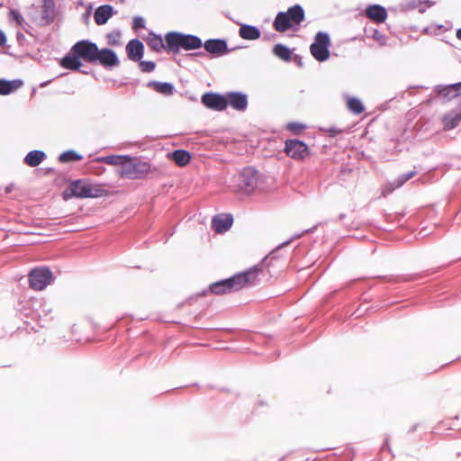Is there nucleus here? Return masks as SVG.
<instances>
[{"mask_svg": "<svg viewBox=\"0 0 461 461\" xmlns=\"http://www.w3.org/2000/svg\"><path fill=\"white\" fill-rule=\"evenodd\" d=\"M258 270V267H253L230 277L212 283L209 285V292L213 294H223L239 291L257 276Z\"/></svg>", "mask_w": 461, "mask_h": 461, "instance_id": "1", "label": "nucleus"}, {"mask_svg": "<svg viewBox=\"0 0 461 461\" xmlns=\"http://www.w3.org/2000/svg\"><path fill=\"white\" fill-rule=\"evenodd\" d=\"M107 191L101 185L92 184L87 179L72 180L62 194L64 200L71 198H99L106 195Z\"/></svg>", "mask_w": 461, "mask_h": 461, "instance_id": "2", "label": "nucleus"}, {"mask_svg": "<svg viewBox=\"0 0 461 461\" xmlns=\"http://www.w3.org/2000/svg\"><path fill=\"white\" fill-rule=\"evenodd\" d=\"M261 174L254 167H248L233 175L229 180V187L236 193L249 194L258 187Z\"/></svg>", "mask_w": 461, "mask_h": 461, "instance_id": "3", "label": "nucleus"}, {"mask_svg": "<svg viewBox=\"0 0 461 461\" xmlns=\"http://www.w3.org/2000/svg\"><path fill=\"white\" fill-rule=\"evenodd\" d=\"M304 19L305 12L303 7L296 4L290 6L286 11L278 12L274 19L273 27L281 33L290 29L297 31Z\"/></svg>", "mask_w": 461, "mask_h": 461, "instance_id": "4", "label": "nucleus"}, {"mask_svg": "<svg viewBox=\"0 0 461 461\" xmlns=\"http://www.w3.org/2000/svg\"><path fill=\"white\" fill-rule=\"evenodd\" d=\"M150 171L151 166L148 161L130 156V158L125 159L118 174L122 178L135 180L146 178Z\"/></svg>", "mask_w": 461, "mask_h": 461, "instance_id": "5", "label": "nucleus"}, {"mask_svg": "<svg viewBox=\"0 0 461 461\" xmlns=\"http://www.w3.org/2000/svg\"><path fill=\"white\" fill-rule=\"evenodd\" d=\"M330 37L328 32H318L310 45L312 56L319 62H324L330 59Z\"/></svg>", "mask_w": 461, "mask_h": 461, "instance_id": "6", "label": "nucleus"}, {"mask_svg": "<svg viewBox=\"0 0 461 461\" xmlns=\"http://www.w3.org/2000/svg\"><path fill=\"white\" fill-rule=\"evenodd\" d=\"M30 287L36 291L44 290L53 280V273L48 267L32 268L28 275Z\"/></svg>", "mask_w": 461, "mask_h": 461, "instance_id": "7", "label": "nucleus"}, {"mask_svg": "<svg viewBox=\"0 0 461 461\" xmlns=\"http://www.w3.org/2000/svg\"><path fill=\"white\" fill-rule=\"evenodd\" d=\"M72 52L77 53L79 59L86 62L95 64V57L98 53L96 43L89 40H81L77 41L72 47Z\"/></svg>", "mask_w": 461, "mask_h": 461, "instance_id": "8", "label": "nucleus"}, {"mask_svg": "<svg viewBox=\"0 0 461 461\" xmlns=\"http://www.w3.org/2000/svg\"><path fill=\"white\" fill-rule=\"evenodd\" d=\"M284 151L288 157L296 160H303L310 154L308 145L298 139H287Z\"/></svg>", "mask_w": 461, "mask_h": 461, "instance_id": "9", "label": "nucleus"}, {"mask_svg": "<svg viewBox=\"0 0 461 461\" xmlns=\"http://www.w3.org/2000/svg\"><path fill=\"white\" fill-rule=\"evenodd\" d=\"M203 47L212 58L222 57L236 50V48L229 49L227 40L222 38L208 39L203 42Z\"/></svg>", "mask_w": 461, "mask_h": 461, "instance_id": "10", "label": "nucleus"}, {"mask_svg": "<svg viewBox=\"0 0 461 461\" xmlns=\"http://www.w3.org/2000/svg\"><path fill=\"white\" fill-rule=\"evenodd\" d=\"M201 103L208 109L224 111L226 109L225 93L206 92L201 96Z\"/></svg>", "mask_w": 461, "mask_h": 461, "instance_id": "11", "label": "nucleus"}, {"mask_svg": "<svg viewBox=\"0 0 461 461\" xmlns=\"http://www.w3.org/2000/svg\"><path fill=\"white\" fill-rule=\"evenodd\" d=\"M226 108L228 106L232 109L244 112L248 108V95L241 91H230L225 93Z\"/></svg>", "mask_w": 461, "mask_h": 461, "instance_id": "12", "label": "nucleus"}, {"mask_svg": "<svg viewBox=\"0 0 461 461\" xmlns=\"http://www.w3.org/2000/svg\"><path fill=\"white\" fill-rule=\"evenodd\" d=\"M98 53L95 57V64L103 66L106 69H111L119 66L120 60L116 52L110 48H98Z\"/></svg>", "mask_w": 461, "mask_h": 461, "instance_id": "13", "label": "nucleus"}, {"mask_svg": "<svg viewBox=\"0 0 461 461\" xmlns=\"http://www.w3.org/2000/svg\"><path fill=\"white\" fill-rule=\"evenodd\" d=\"M434 92L441 96L444 102H448L461 96V81L448 85H438L434 87Z\"/></svg>", "mask_w": 461, "mask_h": 461, "instance_id": "14", "label": "nucleus"}, {"mask_svg": "<svg viewBox=\"0 0 461 461\" xmlns=\"http://www.w3.org/2000/svg\"><path fill=\"white\" fill-rule=\"evenodd\" d=\"M181 32L171 31L165 34V50L168 53L178 54L182 50Z\"/></svg>", "mask_w": 461, "mask_h": 461, "instance_id": "15", "label": "nucleus"}, {"mask_svg": "<svg viewBox=\"0 0 461 461\" xmlns=\"http://www.w3.org/2000/svg\"><path fill=\"white\" fill-rule=\"evenodd\" d=\"M232 224V214L220 213L212 217L211 227L216 233H224L231 228Z\"/></svg>", "mask_w": 461, "mask_h": 461, "instance_id": "16", "label": "nucleus"}, {"mask_svg": "<svg viewBox=\"0 0 461 461\" xmlns=\"http://www.w3.org/2000/svg\"><path fill=\"white\" fill-rule=\"evenodd\" d=\"M319 226V223L315 224L313 227L312 228H309V229H305L303 230L302 232L300 233H295L294 235H293L290 239H288L287 240L280 243L275 249H273L267 258H264L263 260V263L266 265V266H269V263L268 261L269 260H272V259H276L279 258V256L277 255L278 253V250L282 248H285L286 246H288L289 244H291L294 240L303 237V235L305 234H310V233H312L314 232V230L318 228Z\"/></svg>", "mask_w": 461, "mask_h": 461, "instance_id": "17", "label": "nucleus"}, {"mask_svg": "<svg viewBox=\"0 0 461 461\" xmlns=\"http://www.w3.org/2000/svg\"><path fill=\"white\" fill-rule=\"evenodd\" d=\"M144 44L137 39H131L128 41L125 47L127 57L130 60L139 62L144 56Z\"/></svg>", "mask_w": 461, "mask_h": 461, "instance_id": "18", "label": "nucleus"}, {"mask_svg": "<svg viewBox=\"0 0 461 461\" xmlns=\"http://www.w3.org/2000/svg\"><path fill=\"white\" fill-rule=\"evenodd\" d=\"M117 14V11L111 5H99L94 12V19L97 25H104L110 18Z\"/></svg>", "mask_w": 461, "mask_h": 461, "instance_id": "19", "label": "nucleus"}, {"mask_svg": "<svg viewBox=\"0 0 461 461\" xmlns=\"http://www.w3.org/2000/svg\"><path fill=\"white\" fill-rule=\"evenodd\" d=\"M59 64L61 68L71 71H79L83 66L77 53L72 52V48L59 59Z\"/></svg>", "mask_w": 461, "mask_h": 461, "instance_id": "20", "label": "nucleus"}, {"mask_svg": "<svg viewBox=\"0 0 461 461\" xmlns=\"http://www.w3.org/2000/svg\"><path fill=\"white\" fill-rule=\"evenodd\" d=\"M366 15L375 23H383L387 18V10L381 5L374 4L366 6Z\"/></svg>", "mask_w": 461, "mask_h": 461, "instance_id": "21", "label": "nucleus"}, {"mask_svg": "<svg viewBox=\"0 0 461 461\" xmlns=\"http://www.w3.org/2000/svg\"><path fill=\"white\" fill-rule=\"evenodd\" d=\"M56 19V3L54 0H42L41 20L45 24L52 23Z\"/></svg>", "mask_w": 461, "mask_h": 461, "instance_id": "22", "label": "nucleus"}, {"mask_svg": "<svg viewBox=\"0 0 461 461\" xmlns=\"http://www.w3.org/2000/svg\"><path fill=\"white\" fill-rule=\"evenodd\" d=\"M23 86V80L20 78H0V95H8L14 93Z\"/></svg>", "mask_w": 461, "mask_h": 461, "instance_id": "23", "label": "nucleus"}, {"mask_svg": "<svg viewBox=\"0 0 461 461\" xmlns=\"http://www.w3.org/2000/svg\"><path fill=\"white\" fill-rule=\"evenodd\" d=\"M203 47L202 39L194 34L184 33L182 34V50L190 51L197 50Z\"/></svg>", "mask_w": 461, "mask_h": 461, "instance_id": "24", "label": "nucleus"}, {"mask_svg": "<svg viewBox=\"0 0 461 461\" xmlns=\"http://www.w3.org/2000/svg\"><path fill=\"white\" fill-rule=\"evenodd\" d=\"M239 35L243 40L255 41L260 38L261 32L257 26L247 23H240Z\"/></svg>", "mask_w": 461, "mask_h": 461, "instance_id": "25", "label": "nucleus"}, {"mask_svg": "<svg viewBox=\"0 0 461 461\" xmlns=\"http://www.w3.org/2000/svg\"><path fill=\"white\" fill-rule=\"evenodd\" d=\"M47 158L46 153L41 149H33L29 151L23 158V163L31 167L41 165Z\"/></svg>", "mask_w": 461, "mask_h": 461, "instance_id": "26", "label": "nucleus"}, {"mask_svg": "<svg viewBox=\"0 0 461 461\" xmlns=\"http://www.w3.org/2000/svg\"><path fill=\"white\" fill-rule=\"evenodd\" d=\"M148 87L153 88L157 93L161 94L166 96L172 95L176 91V87L174 84L170 82H160L156 80H151L147 83Z\"/></svg>", "mask_w": 461, "mask_h": 461, "instance_id": "27", "label": "nucleus"}, {"mask_svg": "<svg viewBox=\"0 0 461 461\" xmlns=\"http://www.w3.org/2000/svg\"><path fill=\"white\" fill-rule=\"evenodd\" d=\"M461 121V109L452 110L442 117L444 129L447 131L455 129Z\"/></svg>", "mask_w": 461, "mask_h": 461, "instance_id": "28", "label": "nucleus"}, {"mask_svg": "<svg viewBox=\"0 0 461 461\" xmlns=\"http://www.w3.org/2000/svg\"><path fill=\"white\" fill-rule=\"evenodd\" d=\"M127 158H130V155H108L96 157L93 161L106 163L111 166H120V168H122V165Z\"/></svg>", "mask_w": 461, "mask_h": 461, "instance_id": "29", "label": "nucleus"}, {"mask_svg": "<svg viewBox=\"0 0 461 461\" xmlns=\"http://www.w3.org/2000/svg\"><path fill=\"white\" fill-rule=\"evenodd\" d=\"M169 158L179 167H185L191 160V153L185 149H178L169 153Z\"/></svg>", "mask_w": 461, "mask_h": 461, "instance_id": "30", "label": "nucleus"}, {"mask_svg": "<svg viewBox=\"0 0 461 461\" xmlns=\"http://www.w3.org/2000/svg\"><path fill=\"white\" fill-rule=\"evenodd\" d=\"M147 42L149 48L155 52H161L165 50V40H163L160 34H157L153 31L149 33Z\"/></svg>", "mask_w": 461, "mask_h": 461, "instance_id": "31", "label": "nucleus"}, {"mask_svg": "<svg viewBox=\"0 0 461 461\" xmlns=\"http://www.w3.org/2000/svg\"><path fill=\"white\" fill-rule=\"evenodd\" d=\"M346 98L347 108L354 114H360L365 111L362 101L356 96L344 95Z\"/></svg>", "mask_w": 461, "mask_h": 461, "instance_id": "32", "label": "nucleus"}, {"mask_svg": "<svg viewBox=\"0 0 461 461\" xmlns=\"http://www.w3.org/2000/svg\"><path fill=\"white\" fill-rule=\"evenodd\" d=\"M273 54L284 61H290L292 59V50L289 47L282 43H276L272 50Z\"/></svg>", "mask_w": 461, "mask_h": 461, "instance_id": "33", "label": "nucleus"}, {"mask_svg": "<svg viewBox=\"0 0 461 461\" xmlns=\"http://www.w3.org/2000/svg\"><path fill=\"white\" fill-rule=\"evenodd\" d=\"M83 159V156L74 149H68L59 154L58 160L60 163H70L80 161Z\"/></svg>", "mask_w": 461, "mask_h": 461, "instance_id": "34", "label": "nucleus"}, {"mask_svg": "<svg viewBox=\"0 0 461 461\" xmlns=\"http://www.w3.org/2000/svg\"><path fill=\"white\" fill-rule=\"evenodd\" d=\"M121 32L120 30H115L112 32H109L106 35L107 42L108 44L112 46H119L121 44L120 38H121Z\"/></svg>", "mask_w": 461, "mask_h": 461, "instance_id": "35", "label": "nucleus"}, {"mask_svg": "<svg viewBox=\"0 0 461 461\" xmlns=\"http://www.w3.org/2000/svg\"><path fill=\"white\" fill-rule=\"evenodd\" d=\"M306 128V125L298 122H290L286 124V129L295 134L301 133Z\"/></svg>", "mask_w": 461, "mask_h": 461, "instance_id": "36", "label": "nucleus"}, {"mask_svg": "<svg viewBox=\"0 0 461 461\" xmlns=\"http://www.w3.org/2000/svg\"><path fill=\"white\" fill-rule=\"evenodd\" d=\"M140 70L144 73H150L155 70L156 63L150 60H140Z\"/></svg>", "mask_w": 461, "mask_h": 461, "instance_id": "37", "label": "nucleus"}, {"mask_svg": "<svg viewBox=\"0 0 461 461\" xmlns=\"http://www.w3.org/2000/svg\"><path fill=\"white\" fill-rule=\"evenodd\" d=\"M146 28V21L142 16H135L132 19V29L138 31Z\"/></svg>", "mask_w": 461, "mask_h": 461, "instance_id": "38", "label": "nucleus"}, {"mask_svg": "<svg viewBox=\"0 0 461 461\" xmlns=\"http://www.w3.org/2000/svg\"><path fill=\"white\" fill-rule=\"evenodd\" d=\"M417 172L415 170L409 171L407 173H404L401 175L397 179V185L401 186L403 184H405L408 180L412 178L414 176H416Z\"/></svg>", "mask_w": 461, "mask_h": 461, "instance_id": "39", "label": "nucleus"}, {"mask_svg": "<svg viewBox=\"0 0 461 461\" xmlns=\"http://www.w3.org/2000/svg\"><path fill=\"white\" fill-rule=\"evenodd\" d=\"M9 14L10 18L13 21L16 22L18 24H22V23L23 22V17L18 11L12 9L10 10Z\"/></svg>", "mask_w": 461, "mask_h": 461, "instance_id": "40", "label": "nucleus"}, {"mask_svg": "<svg viewBox=\"0 0 461 461\" xmlns=\"http://www.w3.org/2000/svg\"><path fill=\"white\" fill-rule=\"evenodd\" d=\"M420 5H421V0H411L408 3L409 8H411V9L419 8V12L420 13H424L426 8L425 7H420Z\"/></svg>", "mask_w": 461, "mask_h": 461, "instance_id": "41", "label": "nucleus"}, {"mask_svg": "<svg viewBox=\"0 0 461 461\" xmlns=\"http://www.w3.org/2000/svg\"><path fill=\"white\" fill-rule=\"evenodd\" d=\"M327 132L330 137H335L337 134L341 132V130L336 127H330L327 130Z\"/></svg>", "mask_w": 461, "mask_h": 461, "instance_id": "42", "label": "nucleus"}, {"mask_svg": "<svg viewBox=\"0 0 461 461\" xmlns=\"http://www.w3.org/2000/svg\"><path fill=\"white\" fill-rule=\"evenodd\" d=\"M382 450H388L389 452L393 453L392 452V449L390 447V444H389V437L387 436L385 438H384V444L382 445V447H381ZM393 456H394L393 454H392Z\"/></svg>", "mask_w": 461, "mask_h": 461, "instance_id": "43", "label": "nucleus"}, {"mask_svg": "<svg viewBox=\"0 0 461 461\" xmlns=\"http://www.w3.org/2000/svg\"><path fill=\"white\" fill-rule=\"evenodd\" d=\"M41 312L45 315V316H48L49 314H50L52 312V307L44 303L42 306H41Z\"/></svg>", "mask_w": 461, "mask_h": 461, "instance_id": "44", "label": "nucleus"}, {"mask_svg": "<svg viewBox=\"0 0 461 461\" xmlns=\"http://www.w3.org/2000/svg\"><path fill=\"white\" fill-rule=\"evenodd\" d=\"M7 42V37L4 31L0 30V47H4Z\"/></svg>", "mask_w": 461, "mask_h": 461, "instance_id": "45", "label": "nucleus"}, {"mask_svg": "<svg viewBox=\"0 0 461 461\" xmlns=\"http://www.w3.org/2000/svg\"><path fill=\"white\" fill-rule=\"evenodd\" d=\"M372 37L375 40L379 41V40H381L384 37V35L377 29H374L373 30Z\"/></svg>", "mask_w": 461, "mask_h": 461, "instance_id": "46", "label": "nucleus"}, {"mask_svg": "<svg viewBox=\"0 0 461 461\" xmlns=\"http://www.w3.org/2000/svg\"><path fill=\"white\" fill-rule=\"evenodd\" d=\"M421 5H425V8L427 7H431L435 5V2L433 1H430V0H424V1H421Z\"/></svg>", "mask_w": 461, "mask_h": 461, "instance_id": "47", "label": "nucleus"}, {"mask_svg": "<svg viewBox=\"0 0 461 461\" xmlns=\"http://www.w3.org/2000/svg\"><path fill=\"white\" fill-rule=\"evenodd\" d=\"M90 14H91V11H90V10H86V11L85 12V14H83L84 19H85L86 21H87V20L89 19Z\"/></svg>", "mask_w": 461, "mask_h": 461, "instance_id": "48", "label": "nucleus"}, {"mask_svg": "<svg viewBox=\"0 0 461 461\" xmlns=\"http://www.w3.org/2000/svg\"><path fill=\"white\" fill-rule=\"evenodd\" d=\"M13 188H14V185H13V184H11V185H7V186L5 187V193H6V194L11 193V192H12V190H13Z\"/></svg>", "mask_w": 461, "mask_h": 461, "instance_id": "49", "label": "nucleus"}, {"mask_svg": "<svg viewBox=\"0 0 461 461\" xmlns=\"http://www.w3.org/2000/svg\"><path fill=\"white\" fill-rule=\"evenodd\" d=\"M51 81H52V80H51V79H50V80H47V81L41 82V83L40 84V87H45V86H48Z\"/></svg>", "mask_w": 461, "mask_h": 461, "instance_id": "50", "label": "nucleus"}, {"mask_svg": "<svg viewBox=\"0 0 461 461\" xmlns=\"http://www.w3.org/2000/svg\"><path fill=\"white\" fill-rule=\"evenodd\" d=\"M428 234L429 233L427 232L426 229H422L419 233V235H420L422 238L426 237Z\"/></svg>", "mask_w": 461, "mask_h": 461, "instance_id": "51", "label": "nucleus"}, {"mask_svg": "<svg viewBox=\"0 0 461 461\" xmlns=\"http://www.w3.org/2000/svg\"><path fill=\"white\" fill-rule=\"evenodd\" d=\"M295 59H298V62H297L298 66H299V67H302V66H303V62H302V59H301V57H300V56H298V55H296V56H295Z\"/></svg>", "mask_w": 461, "mask_h": 461, "instance_id": "52", "label": "nucleus"}, {"mask_svg": "<svg viewBox=\"0 0 461 461\" xmlns=\"http://www.w3.org/2000/svg\"><path fill=\"white\" fill-rule=\"evenodd\" d=\"M456 37H457L458 40H461V28L457 29V31H456Z\"/></svg>", "mask_w": 461, "mask_h": 461, "instance_id": "53", "label": "nucleus"}, {"mask_svg": "<svg viewBox=\"0 0 461 461\" xmlns=\"http://www.w3.org/2000/svg\"><path fill=\"white\" fill-rule=\"evenodd\" d=\"M191 55L192 56H203V51H199V52L193 53Z\"/></svg>", "mask_w": 461, "mask_h": 461, "instance_id": "54", "label": "nucleus"}, {"mask_svg": "<svg viewBox=\"0 0 461 461\" xmlns=\"http://www.w3.org/2000/svg\"><path fill=\"white\" fill-rule=\"evenodd\" d=\"M79 72H81L82 74H85V75H88L89 74V72L86 71V69L83 70V69L80 68Z\"/></svg>", "mask_w": 461, "mask_h": 461, "instance_id": "55", "label": "nucleus"}, {"mask_svg": "<svg viewBox=\"0 0 461 461\" xmlns=\"http://www.w3.org/2000/svg\"><path fill=\"white\" fill-rule=\"evenodd\" d=\"M344 218H345V214L344 213H340L339 215V221H342Z\"/></svg>", "mask_w": 461, "mask_h": 461, "instance_id": "56", "label": "nucleus"}, {"mask_svg": "<svg viewBox=\"0 0 461 461\" xmlns=\"http://www.w3.org/2000/svg\"><path fill=\"white\" fill-rule=\"evenodd\" d=\"M207 294V291L206 290H203L202 291L199 295H205Z\"/></svg>", "mask_w": 461, "mask_h": 461, "instance_id": "57", "label": "nucleus"}, {"mask_svg": "<svg viewBox=\"0 0 461 461\" xmlns=\"http://www.w3.org/2000/svg\"><path fill=\"white\" fill-rule=\"evenodd\" d=\"M416 427H417V425H413V426L411 428L410 431H411V432H412V431H414V430L416 429Z\"/></svg>", "mask_w": 461, "mask_h": 461, "instance_id": "58", "label": "nucleus"}, {"mask_svg": "<svg viewBox=\"0 0 461 461\" xmlns=\"http://www.w3.org/2000/svg\"><path fill=\"white\" fill-rule=\"evenodd\" d=\"M48 171H49V172H51V171H53V168H52V167H49V168H48Z\"/></svg>", "mask_w": 461, "mask_h": 461, "instance_id": "59", "label": "nucleus"}, {"mask_svg": "<svg viewBox=\"0 0 461 461\" xmlns=\"http://www.w3.org/2000/svg\"><path fill=\"white\" fill-rule=\"evenodd\" d=\"M101 169H102V171H104L105 167H101Z\"/></svg>", "mask_w": 461, "mask_h": 461, "instance_id": "60", "label": "nucleus"}]
</instances>
